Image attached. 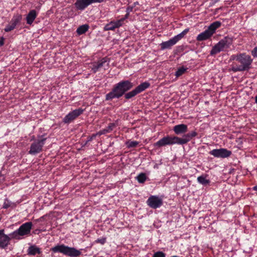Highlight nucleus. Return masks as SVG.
<instances>
[{"mask_svg": "<svg viewBox=\"0 0 257 257\" xmlns=\"http://www.w3.org/2000/svg\"><path fill=\"white\" fill-rule=\"evenodd\" d=\"M229 61H234L231 65V70L234 72L248 70L251 68L252 59L245 53L232 55Z\"/></svg>", "mask_w": 257, "mask_h": 257, "instance_id": "1", "label": "nucleus"}, {"mask_svg": "<svg viewBox=\"0 0 257 257\" xmlns=\"http://www.w3.org/2000/svg\"><path fill=\"white\" fill-rule=\"evenodd\" d=\"M133 87V83L129 80L121 81L114 85L112 90L106 95L105 100H111L114 98H119Z\"/></svg>", "mask_w": 257, "mask_h": 257, "instance_id": "2", "label": "nucleus"}, {"mask_svg": "<svg viewBox=\"0 0 257 257\" xmlns=\"http://www.w3.org/2000/svg\"><path fill=\"white\" fill-rule=\"evenodd\" d=\"M54 253L59 252L70 257H78L81 254L80 250L75 247H69L63 244H58L51 248Z\"/></svg>", "mask_w": 257, "mask_h": 257, "instance_id": "3", "label": "nucleus"}, {"mask_svg": "<svg viewBox=\"0 0 257 257\" xmlns=\"http://www.w3.org/2000/svg\"><path fill=\"white\" fill-rule=\"evenodd\" d=\"M47 140L43 136H39L38 139L31 144L29 153L32 155H36L42 151L43 147Z\"/></svg>", "mask_w": 257, "mask_h": 257, "instance_id": "4", "label": "nucleus"}, {"mask_svg": "<svg viewBox=\"0 0 257 257\" xmlns=\"http://www.w3.org/2000/svg\"><path fill=\"white\" fill-rule=\"evenodd\" d=\"M189 29L184 30L180 34L175 36L169 41L163 42L160 44L161 49L162 50L168 49H170L173 46L175 45L179 40H180L188 32Z\"/></svg>", "mask_w": 257, "mask_h": 257, "instance_id": "5", "label": "nucleus"}, {"mask_svg": "<svg viewBox=\"0 0 257 257\" xmlns=\"http://www.w3.org/2000/svg\"><path fill=\"white\" fill-rule=\"evenodd\" d=\"M174 144L180 145L179 137L176 136L170 137L167 136L155 143L154 146L155 147L160 148L166 145H173Z\"/></svg>", "mask_w": 257, "mask_h": 257, "instance_id": "6", "label": "nucleus"}, {"mask_svg": "<svg viewBox=\"0 0 257 257\" xmlns=\"http://www.w3.org/2000/svg\"><path fill=\"white\" fill-rule=\"evenodd\" d=\"M33 226L32 222H27L21 225L19 228L14 231L11 234L14 236L19 235L20 236L27 235L30 234Z\"/></svg>", "mask_w": 257, "mask_h": 257, "instance_id": "7", "label": "nucleus"}, {"mask_svg": "<svg viewBox=\"0 0 257 257\" xmlns=\"http://www.w3.org/2000/svg\"><path fill=\"white\" fill-rule=\"evenodd\" d=\"M147 204L151 208H159L163 205V199L157 195H151L147 200Z\"/></svg>", "mask_w": 257, "mask_h": 257, "instance_id": "8", "label": "nucleus"}, {"mask_svg": "<svg viewBox=\"0 0 257 257\" xmlns=\"http://www.w3.org/2000/svg\"><path fill=\"white\" fill-rule=\"evenodd\" d=\"M105 1V0H76L74 5L77 10L82 11L92 4L101 3Z\"/></svg>", "mask_w": 257, "mask_h": 257, "instance_id": "9", "label": "nucleus"}, {"mask_svg": "<svg viewBox=\"0 0 257 257\" xmlns=\"http://www.w3.org/2000/svg\"><path fill=\"white\" fill-rule=\"evenodd\" d=\"M231 154V151L224 148L213 149L209 152V154L216 158H227L229 157Z\"/></svg>", "mask_w": 257, "mask_h": 257, "instance_id": "10", "label": "nucleus"}, {"mask_svg": "<svg viewBox=\"0 0 257 257\" xmlns=\"http://www.w3.org/2000/svg\"><path fill=\"white\" fill-rule=\"evenodd\" d=\"M127 18V15H126L124 18H122L116 21H111L109 23L106 24L104 27V31H113L116 28H118L121 27L125 20Z\"/></svg>", "mask_w": 257, "mask_h": 257, "instance_id": "11", "label": "nucleus"}, {"mask_svg": "<svg viewBox=\"0 0 257 257\" xmlns=\"http://www.w3.org/2000/svg\"><path fill=\"white\" fill-rule=\"evenodd\" d=\"M11 238L5 233L4 229L0 230V248L5 249L10 244Z\"/></svg>", "mask_w": 257, "mask_h": 257, "instance_id": "12", "label": "nucleus"}, {"mask_svg": "<svg viewBox=\"0 0 257 257\" xmlns=\"http://www.w3.org/2000/svg\"><path fill=\"white\" fill-rule=\"evenodd\" d=\"M197 133L195 131H192L184 135L182 138H179L180 145H184L189 142L193 138L195 137Z\"/></svg>", "mask_w": 257, "mask_h": 257, "instance_id": "13", "label": "nucleus"}, {"mask_svg": "<svg viewBox=\"0 0 257 257\" xmlns=\"http://www.w3.org/2000/svg\"><path fill=\"white\" fill-rule=\"evenodd\" d=\"M224 51H227L233 43V39L228 36L219 41Z\"/></svg>", "mask_w": 257, "mask_h": 257, "instance_id": "14", "label": "nucleus"}, {"mask_svg": "<svg viewBox=\"0 0 257 257\" xmlns=\"http://www.w3.org/2000/svg\"><path fill=\"white\" fill-rule=\"evenodd\" d=\"M108 58L105 57L98 60L97 62L93 63L92 67V70L93 73H96L99 69L103 66L104 63L108 61Z\"/></svg>", "mask_w": 257, "mask_h": 257, "instance_id": "15", "label": "nucleus"}, {"mask_svg": "<svg viewBox=\"0 0 257 257\" xmlns=\"http://www.w3.org/2000/svg\"><path fill=\"white\" fill-rule=\"evenodd\" d=\"M173 131L176 135L184 134L187 131V126L185 124L176 125L173 127Z\"/></svg>", "mask_w": 257, "mask_h": 257, "instance_id": "16", "label": "nucleus"}, {"mask_svg": "<svg viewBox=\"0 0 257 257\" xmlns=\"http://www.w3.org/2000/svg\"><path fill=\"white\" fill-rule=\"evenodd\" d=\"M37 16V14L35 10H31L26 17L27 23L32 25Z\"/></svg>", "mask_w": 257, "mask_h": 257, "instance_id": "17", "label": "nucleus"}, {"mask_svg": "<svg viewBox=\"0 0 257 257\" xmlns=\"http://www.w3.org/2000/svg\"><path fill=\"white\" fill-rule=\"evenodd\" d=\"M212 36V34H211V33H210L207 29L203 32L199 34L196 38V40L198 41L206 40L210 38Z\"/></svg>", "mask_w": 257, "mask_h": 257, "instance_id": "18", "label": "nucleus"}, {"mask_svg": "<svg viewBox=\"0 0 257 257\" xmlns=\"http://www.w3.org/2000/svg\"><path fill=\"white\" fill-rule=\"evenodd\" d=\"M28 254L35 255L36 254H40L41 253V249L39 247L35 245H31L27 250Z\"/></svg>", "mask_w": 257, "mask_h": 257, "instance_id": "19", "label": "nucleus"}, {"mask_svg": "<svg viewBox=\"0 0 257 257\" xmlns=\"http://www.w3.org/2000/svg\"><path fill=\"white\" fill-rule=\"evenodd\" d=\"M221 23L219 21H215L212 23L208 28V31L213 35L218 28L221 26Z\"/></svg>", "mask_w": 257, "mask_h": 257, "instance_id": "20", "label": "nucleus"}, {"mask_svg": "<svg viewBox=\"0 0 257 257\" xmlns=\"http://www.w3.org/2000/svg\"><path fill=\"white\" fill-rule=\"evenodd\" d=\"M80 114V113H68L63 118V121L65 123H69L78 117Z\"/></svg>", "mask_w": 257, "mask_h": 257, "instance_id": "21", "label": "nucleus"}, {"mask_svg": "<svg viewBox=\"0 0 257 257\" xmlns=\"http://www.w3.org/2000/svg\"><path fill=\"white\" fill-rule=\"evenodd\" d=\"M208 175L206 174L201 175L197 177V182L204 186L209 184L210 181L207 178Z\"/></svg>", "mask_w": 257, "mask_h": 257, "instance_id": "22", "label": "nucleus"}, {"mask_svg": "<svg viewBox=\"0 0 257 257\" xmlns=\"http://www.w3.org/2000/svg\"><path fill=\"white\" fill-rule=\"evenodd\" d=\"M221 51H224L223 49L222 48L221 46L220 45L219 42L215 44L212 48L210 51V54L211 56H214Z\"/></svg>", "mask_w": 257, "mask_h": 257, "instance_id": "23", "label": "nucleus"}, {"mask_svg": "<svg viewBox=\"0 0 257 257\" xmlns=\"http://www.w3.org/2000/svg\"><path fill=\"white\" fill-rule=\"evenodd\" d=\"M150 86V84L149 82H145L138 86L135 89L139 94L149 88Z\"/></svg>", "mask_w": 257, "mask_h": 257, "instance_id": "24", "label": "nucleus"}, {"mask_svg": "<svg viewBox=\"0 0 257 257\" xmlns=\"http://www.w3.org/2000/svg\"><path fill=\"white\" fill-rule=\"evenodd\" d=\"M16 203L12 202L7 198L5 199L4 203L3 205V208L4 209H8L9 208H14L16 207Z\"/></svg>", "mask_w": 257, "mask_h": 257, "instance_id": "25", "label": "nucleus"}, {"mask_svg": "<svg viewBox=\"0 0 257 257\" xmlns=\"http://www.w3.org/2000/svg\"><path fill=\"white\" fill-rule=\"evenodd\" d=\"M136 180L139 183H144L147 179V177L145 173H141L136 177Z\"/></svg>", "mask_w": 257, "mask_h": 257, "instance_id": "26", "label": "nucleus"}, {"mask_svg": "<svg viewBox=\"0 0 257 257\" xmlns=\"http://www.w3.org/2000/svg\"><path fill=\"white\" fill-rule=\"evenodd\" d=\"M89 28L88 25H83L79 26L77 29V33L79 35H82L86 33Z\"/></svg>", "mask_w": 257, "mask_h": 257, "instance_id": "27", "label": "nucleus"}, {"mask_svg": "<svg viewBox=\"0 0 257 257\" xmlns=\"http://www.w3.org/2000/svg\"><path fill=\"white\" fill-rule=\"evenodd\" d=\"M22 19V16L20 14H17L14 16L13 19L11 21L15 26H17Z\"/></svg>", "mask_w": 257, "mask_h": 257, "instance_id": "28", "label": "nucleus"}, {"mask_svg": "<svg viewBox=\"0 0 257 257\" xmlns=\"http://www.w3.org/2000/svg\"><path fill=\"white\" fill-rule=\"evenodd\" d=\"M138 94V93L137 92L136 90L135 89L133 90L132 91L125 93V95H124V97L125 98V99H130V98L135 96Z\"/></svg>", "mask_w": 257, "mask_h": 257, "instance_id": "29", "label": "nucleus"}, {"mask_svg": "<svg viewBox=\"0 0 257 257\" xmlns=\"http://www.w3.org/2000/svg\"><path fill=\"white\" fill-rule=\"evenodd\" d=\"M187 68H184V67H182L179 68L175 73V76L177 77H180L186 71Z\"/></svg>", "mask_w": 257, "mask_h": 257, "instance_id": "30", "label": "nucleus"}, {"mask_svg": "<svg viewBox=\"0 0 257 257\" xmlns=\"http://www.w3.org/2000/svg\"><path fill=\"white\" fill-rule=\"evenodd\" d=\"M16 26H15L12 22H11L10 24L6 26L4 30L6 32H9L13 30L16 28Z\"/></svg>", "mask_w": 257, "mask_h": 257, "instance_id": "31", "label": "nucleus"}, {"mask_svg": "<svg viewBox=\"0 0 257 257\" xmlns=\"http://www.w3.org/2000/svg\"><path fill=\"white\" fill-rule=\"evenodd\" d=\"M139 144V142L137 141H131L127 143V146L128 148L136 147Z\"/></svg>", "mask_w": 257, "mask_h": 257, "instance_id": "32", "label": "nucleus"}, {"mask_svg": "<svg viewBox=\"0 0 257 257\" xmlns=\"http://www.w3.org/2000/svg\"><path fill=\"white\" fill-rule=\"evenodd\" d=\"M153 257H166V254L162 251H158L154 253Z\"/></svg>", "mask_w": 257, "mask_h": 257, "instance_id": "33", "label": "nucleus"}, {"mask_svg": "<svg viewBox=\"0 0 257 257\" xmlns=\"http://www.w3.org/2000/svg\"><path fill=\"white\" fill-rule=\"evenodd\" d=\"M106 238L104 237L97 239L95 241V242L97 243H100L101 244H104L106 242Z\"/></svg>", "mask_w": 257, "mask_h": 257, "instance_id": "34", "label": "nucleus"}, {"mask_svg": "<svg viewBox=\"0 0 257 257\" xmlns=\"http://www.w3.org/2000/svg\"><path fill=\"white\" fill-rule=\"evenodd\" d=\"M116 126V125L115 123H110L108 126L106 127L107 130H108V132L109 133L111 132L114 127Z\"/></svg>", "mask_w": 257, "mask_h": 257, "instance_id": "35", "label": "nucleus"}, {"mask_svg": "<svg viewBox=\"0 0 257 257\" xmlns=\"http://www.w3.org/2000/svg\"><path fill=\"white\" fill-rule=\"evenodd\" d=\"M107 133H109V132H108V130L106 128H104L103 130H102L100 131L96 135H94L93 137H95L96 135L101 136L102 135H104V134H106Z\"/></svg>", "mask_w": 257, "mask_h": 257, "instance_id": "36", "label": "nucleus"}, {"mask_svg": "<svg viewBox=\"0 0 257 257\" xmlns=\"http://www.w3.org/2000/svg\"><path fill=\"white\" fill-rule=\"evenodd\" d=\"M251 54L253 57H257V46L255 47L252 49Z\"/></svg>", "mask_w": 257, "mask_h": 257, "instance_id": "37", "label": "nucleus"}, {"mask_svg": "<svg viewBox=\"0 0 257 257\" xmlns=\"http://www.w3.org/2000/svg\"><path fill=\"white\" fill-rule=\"evenodd\" d=\"M5 39L3 37L0 38V46H2L4 45Z\"/></svg>", "mask_w": 257, "mask_h": 257, "instance_id": "38", "label": "nucleus"}, {"mask_svg": "<svg viewBox=\"0 0 257 257\" xmlns=\"http://www.w3.org/2000/svg\"><path fill=\"white\" fill-rule=\"evenodd\" d=\"M252 190L255 192V195L257 196V185L254 186L252 188Z\"/></svg>", "mask_w": 257, "mask_h": 257, "instance_id": "39", "label": "nucleus"}, {"mask_svg": "<svg viewBox=\"0 0 257 257\" xmlns=\"http://www.w3.org/2000/svg\"><path fill=\"white\" fill-rule=\"evenodd\" d=\"M82 110H80V109H76L75 110H73L72 111V112H74V113H75V112H82Z\"/></svg>", "mask_w": 257, "mask_h": 257, "instance_id": "40", "label": "nucleus"}, {"mask_svg": "<svg viewBox=\"0 0 257 257\" xmlns=\"http://www.w3.org/2000/svg\"><path fill=\"white\" fill-rule=\"evenodd\" d=\"M255 101L257 103V95L255 97Z\"/></svg>", "mask_w": 257, "mask_h": 257, "instance_id": "41", "label": "nucleus"}]
</instances>
